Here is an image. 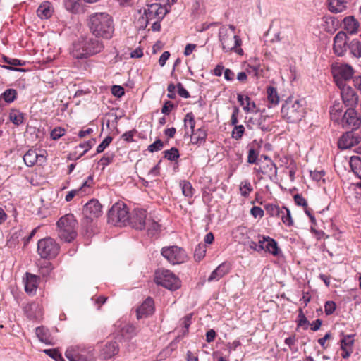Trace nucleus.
Listing matches in <instances>:
<instances>
[{
	"instance_id": "f257e3e1",
	"label": "nucleus",
	"mask_w": 361,
	"mask_h": 361,
	"mask_svg": "<svg viewBox=\"0 0 361 361\" xmlns=\"http://www.w3.org/2000/svg\"><path fill=\"white\" fill-rule=\"evenodd\" d=\"M90 32L97 38L109 39L114 31L112 17L106 12L90 14L87 19Z\"/></svg>"
},
{
	"instance_id": "f03ea898",
	"label": "nucleus",
	"mask_w": 361,
	"mask_h": 361,
	"mask_svg": "<svg viewBox=\"0 0 361 361\" xmlns=\"http://www.w3.org/2000/svg\"><path fill=\"white\" fill-rule=\"evenodd\" d=\"M104 48L103 42L97 37H83L73 44L72 54L78 59H87L100 53Z\"/></svg>"
},
{
	"instance_id": "7ed1b4c3",
	"label": "nucleus",
	"mask_w": 361,
	"mask_h": 361,
	"mask_svg": "<svg viewBox=\"0 0 361 361\" xmlns=\"http://www.w3.org/2000/svg\"><path fill=\"white\" fill-rule=\"evenodd\" d=\"M235 27L233 25L222 26L219 31V39L224 51H233L239 55L243 54L241 46V39L235 33Z\"/></svg>"
},
{
	"instance_id": "20e7f679",
	"label": "nucleus",
	"mask_w": 361,
	"mask_h": 361,
	"mask_svg": "<svg viewBox=\"0 0 361 361\" xmlns=\"http://www.w3.org/2000/svg\"><path fill=\"white\" fill-rule=\"evenodd\" d=\"M281 114L286 122L295 123L302 120L305 109L300 100L288 99L283 104Z\"/></svg>"
},
{
	"instance_id": "39448f33",
	"label": "nucleus",
	"mask_w": 361,
	"mask_h": 361,
	"mask_svg": "<svg viewBox=\"0 0 361 361\" xmlns=\"http://www.w3.org/2000/svg\"><path fill=\"white\" fill-rule=\"evenodd\" d=\"M59 236L65 242L70 243L77 236V221L72 214H68L57 221Z\"/></svg>"
},
{
	"instance_id": "423d86ee",
	"label": "nucleus",
	"mask_w": 361,
	"mask_h": 361,
	"mask_svg": "<svg viewBox=\"0 0 361 361\" xmlns=\"http://www.w3.org/2000/svg\"><path fill=\"white\" fill-rule=\"evenodd\" d=\"M171 4L161 5L154 3L147 5L145 9L142 20H145V27H146L152 20H162L166 15L171 11Z\"/></svg>"
},
{
	"instance_id": "0eeeda50",
	"label": "nucleus",
	"mask_w": 361,
	"mask_h": 361,
	"mask_svg": "<svg viewBox=\"0 0 361 361\" xmlns=\"http://www.w3.org/2000/svg\"><path fill=\"white\" fill-rule=\"evenodd\" d=\"M109 222L111 224L122 226L126 225L129 221L128 210L126 205L123 202L114 204L108 212Z\"/></svg>"
},
{
	"instance_id": "6e6552de",
	"label": "nucleus",
	"mask_w": 361,
	"mask_h": 361,
	"mask_svg": "<svg viewBox=\"0 0 361 361\" xmlns=\"http://www.w3.org/2000/svg\"><path fill=\"white\" fill-rule=\"evenodd\" d=\"M155 281L169 290H175L180 287V281L171 271L166 269L159 270L156 272Z\"/></svg>"
},
{
	"instance_id": "1a4fd4ad",
	"label": "nucleus",
	"mask_w": 361,
	"mask_h": 361,
	"mask_svg": "<svg viewBox=\"0 0 361 361\" xmlns=\"http://www.w3.org/2000/svg\"><path fill=\"white\" fill-rule=\"evenodd\" d=\"M59 245L51 238L41 239L37 243V253L43 259H51L56 257L59 252Z\"/></svg>"
},
{
	"instance_id": "9d476101",
	"label": "nucleus",
	"mask_w": 361,
	"mask_h": 361,
	"mask_svg": "<svg viewBox=\"0 0 361 361\" xmlns=\"http://www.w3.org/2000/svg\"><path fill=\"white\" fill-rule=\"evenodd\" d=\"M332 69L337 86L347 85L354 74L353 67L346 63H337L333 66Z\"/></svg>"
},
{
	"instance_id": "9b49d317",
	"label": "nucleus",
	"mask_w": 361,
	"mask_h": 361,
	"mask_svg": "<svg viewBox=\"0 0 361 361\" xmlns=\"http://www.w3.org/2000/svg\"><path fill=\"white\" fill-rule=\"evenodd\" d=\"M161 255L172 264L184 263L188 259L185 251L175 245L163 247Z\"/></svg>"
},
{
	"instance_id": "f8f14e48",
	"label": "nucleus",
	"mask_w": 361,
	"mask_h": 361,
	"mask_svg": "<svg viewBox=\"0 0 361 361\" xmlns=\"http://www.w3.org/2000/svg\"><path fill=\"white\" fill-rule=\"evenodd\" d=\"M114 334L119 340H129L137 334L136 328L131 324L118 320L114 324Z\"/></svg>"
},
{
	"instance_id": "ddd939ff",
	"label": "nucleus",
	"mask_w": 361,
	"mask_h": 361,
	"mask_svg": "<svg viewBox=\"0 0 361 361\" xmlns=\"http://www.w3.org/2000/svg\"><path fill=\"white\" fill-rule=\"evenodd\" d=\"M341 124L343 128L353 131L360 128L361 118L354 108H348L341 119Z\"/></svg>"
},
{
	"instance_id": "4468645a",
	"label": "nucleus",
	"mask_w": 361,
	"mask_h": 361,
	"mask_svg": "<svg viewBox=\"0 0 361 361\" xmlns=\"http://www.w3.org/2000/svg\"><path fill=\"white\" fill-rule=\"evenodd\" d=\"M147 212L142 209H135L133 211L131 216H129L128 222L132 227L137 230H142L145 228L147 220Z\"/></svg>"
},
{
	"instance_id": "2eb2a0df",
	"label": "nucleus",
	"mask_w": 361,
	"mask_h": 361,
	"mask_svg": "<svg viewBox=\"0 0 361 361\" xmlns=\"http://www.w3.org/2000/svg\"><path fill=\"white\" fill-rule=\"evenodd\" d=\"M102 206L99 201L95 199L90 200L83 208L85 216L90 221L99 217L102 216Z\"/></svg>"
},
{
	"instance_id": "dca6fc26",
	"label": "nucleus",
	"mask_w": 361,
	"mask_h": 361,
	"mask_svg": "<svg viewBox=\"0 0 361 361\" xmlns=\"http://www.w3.org/2000/svg\"><path fill=\"white\" fill-rule=\"evenodd\" d=\"M343 104L349 108H353L357 104L358 97L355 90L348 85L338 86Z\"/></svg>"
},
{
	"instance_id": "f3484780",
	"label": "nucleus",
	"mask_w": 361,
	"mask_h": 361,
	"mask_svg": "<svg viewBox=\"0 0 361 361\" xmlns=\"http://www.w3.org/2000/svg\"><path fill=\"white\" fill-rule=\"evenodd\" d=\"M360 142V137L354 131L345 133L338 141V147L341 149H348L357 145Z\"/></svg>"
},
{
	"instance_id": "a211bd4d",
	"label": "nucleus",
	"mask_w": 361,
	"mask_h": 361,
	"mask_svg": "<svg viewBox=\"0 0 361 361\" xmlns=\"http://www.w3.org/2000/svg\"><path fill=\"white\" fill-rule=\"evenodd\" d=\"M92 183L93 177L92 176H89L87 180L82 184V185L78 189L72 190L66 194L65 197V200L66 202H70L76 195L82 196L85 195L90 191Z\"/></svg>"
},
{
	"instance_id": "6ab92c4d",
	"label": "nucleus",
	"mask_w": 361,
	"mask_h": 361,
	"mask_svg": "<svg viewBox=\"0 0 361 361\" xmlns=\"http://www.w3.org/2000/svg\"><path fill=\"white\" fill-rule=\"evenodd\" d=\"M347 35L343 31L338 32L334 37V50L338 56H343L346 51L347 46Z\"/></svg>"
},
{
	"instance_id": "aec40b11",
	"label": "nucleus",
	"mask_w": 361,
	"mask_h": 361,
	"mask_svg": "<svg viewBox=\"0 0 361 361\" xmlns=\"http://www.w3.org/2000/svg\"><path fill=\"white\" fill-rule=\"evenodd\" d=\"M96 143L95 139L89 140L87 142L80 143L75 148V152L69 154V159H78L88 152Z\"/></svg>"
},
{
	"instance_id": "412c9836",
	"label": "nucleus",
	"mask_w": 361,
	"mask_h": 361,
	"mask_svg": "<svg viewBox=\"0 0 361 361\" xmlns=\"http://www.w3.org/2000/svg\"><path fill=\"white\" fill-rule=\"evenodd\" d=\"M154 310V301L152 298H147L142 305L137 309V318L138 319L151 315Z\"/></svg>"
},
{
	"instance_id": "4be33fe9",
	"label": "nucleus",
	"mask_w": 361,
	"mask_h": 361,
	"mask_svg": "<svg viewBox=\"0 0 361 361\" xmlns=\"http://www.w3.org/2000/svg\"><path fill=\"white\" fill-rule=\"evenodd\" d=\"M25 285V290L29 294H34L38 287L39 277L36 275L26 273L25 277L23 278Z\"/></svg>"
},
{
	"instance_id": "5701e85b",
	"label": "nucleus",
	"mask_w": 361,
	"mask_h": 361,
	"mask_svg": "<svg viewBox=\"0 0 361 361\" xmlns=\"http://www.w3.org/2000/svg\"><path fill=\"white\" fill-rule=\"evenodd\" d=\"M231 270V265L228 262H224L219 264L210 274L208 281H219Z\"/></svg>"
},
{
	"instance_id": "b1692460",
	"label": "nucleus",
	"mask_w": 361,
	"mask_h": 361,
	"mask_svg": "<svg viewBox=\"0 0 361 361\" xmlns=\"http://www.w3.org/2000/svg\"><path fill=\"white\" fill-rule=\"evenodd\" d=\"M207 129L205 127L199 128L191 133L190 142L192 145H202L206 142Z\"/></svg>"
},
{
	"instance_id": "393cba45",
	"label": "nucleus",
	"mask_w": 361,
	"mask_h": 361,
	"mask_svg": "<svg viewBox=\"0 0 361 361\" xmlns=\"http://www.w3.org/2000/svg\"><path fill=\"white\" fill-rule=\"evenodd\" d=\"M27 317L32 320H37L41 319L42 311L39 305L37 303H32L24 307Z\"/></svg>"
},
{
	"instance_id": "a878e982",
	"label": "nucleus",
	"mask_w": 361,
	"mask_h": 361,
	"mask_svg": "<svg viewBox=\"0 0 361 361\" xmlns=\"http://www.w3.org/2000/svg\"><path fill=\"white\" fill-rule=\"evenodd\" d=\"M262 244L263 246V250H265L274 256L279 254V247L276 242L269 237H262Z\"/></svg>"
},
{
	"instance_id": "bb28decb",
	"label": "nucleus",
	"mask_w": 361,
	"mask_h": 361,
	"mask_svg": "<svg viewBox=\"0 0 361 361\" xmlns=\"http://www.w3.org/2000/svg\"><path fill=\"white\" fill-rule=\"evenodd\" d=\"M35 333L39 340L47 345H54V338L51 336L49 331L44 326L37 327Z\"/></svg>"
},
{
	"instance_id": "cd10ccee",
	"label": "nucleus",
	"mask_w": 361,
	"mask_h": 361,
	"mask_svg": "<svg viewBox=\"0 0 361 361\" xmlns=\"http://www.w3.org/2000/svg\"><path fill=\"white\" fill-rule=\"evenodd\" d=\"M54 12L51 4L49 1L42 2L37 10V14L41 19L49 18Z\"/></svg>"
},
{
	"instance_id": "c85d7f7f",
	"label": "nucleus",
	"mask_w": 361,
	"mask_h": 361,
	"mask_svg": "<svg viewBox=\"0 0 361 361\" xmlns=\"http://www.w3.org/2000/svg\"><path fill=\"white\" fill-rule=\"evenodd\" d=\"M118 353V345L116 341L107 343L102 350L101 355L109 359Z\"/></svg>"
},
{
	"instance_id": "c756f323",
	"label": "nucleus",
	"mask_w": 361,
	"mask_h": 361,
	"mask_svg": "<svg viewBox=\"0 0 361 361\" xmlns=\"http://www.w3.org/2000/svg\"><path fill=\"white\" fill-rule=\"evenodd\" d=\"M238 101L241 106H243V110L246 113L254 111L256 109V104L248 96H244L242 94H238Z\"/></svg>"
},
{
	"instance_id": "7c9ffc66",
	"label": "nucleus",
	"mask_w": 361,
	"mask_h": 361,
	"mask_svg": "<svg viewBox=\"0 0 361 361\" xmlns=\"http://www.w3.org/2000/svg\"><path fill=\"white\" fill-rule=\"evenodd\" d=\"M329 9L332 13H341L347 8L348 0H327Z\"/></svg>"
},
{
	"instance_id": "2f4dec72",
	"label": "nucleus",
	"mask_w": 361,
	"mask_h": 361,
	"mask_svg": "<svg viewBox=\"0 0 361 361\" xmlns=\"http://www.w3.org/2000/svg\"><path fill=\"white\" fill-rule=\"evenodd\" d=\"M345 29L350 34L356 33L358 29V23L353 16H347L343 19Z\"/></svg>"
},
{
	"instance_id": "473e14b6",
	"label": "nucleus",
	"mask_w": 361,
	"mask_h": 361,
	"mask_svg": "<svg viewBox=\"0 0 361 361\" xmlns=\"http://www.w3.org/2000/svg\"><path fill=\"white\" fill-rule=\"evenodd\" d=\"M267 93L268 102L270 104L269 107L278 105L280 101V98L276 89L274 87L269 86L267 89Z\"/></svg>"
},
{
	"instance_id": "72a5a7b5",
	"label": "nucleus",
	"mask_w": 361,
	"mask_h": 361,
	"mask_svg": "<svg viewBox=\"0 0 361 361\" xmlns=\"http://www.w3.org/2000/svg\"><path fill=\"white\" fill-rule=\"evenodd\" d=\"M324 23L322 27L324 30L329 33H333L337 30L338 21L334 17H325L324 18Z\"/></svg>"
},
{
	"instance_id": "f704fd0d",
	"label": "nucleus",
	"mask_w": 361,
	"mask_h": 361,
	"mask_svg": "<svg viewBox=\"0 0 361 361\" xmlns=\"http://www.w3.org/2000/svg\"><path fill=\"white\" fill-rule=\"evenodd\" d=\"M38 157L39 155L35 150L29 149L23 156V160L27 166H32L37 161Z\"/></svg>"
},
{
	"instance_id": "c9c22d12",
	"label": "nucleus",
	"mask_w": 361,
	"mask_h": 361,
	"mask_svg": "<svg viewBox=\"0 0 361 361\" xmlns=\"http://www.w3.org/2000/svg\"><path fill=\"white\" fill-rule=\"evenodd\" d=\"M160 225L152 219L147 220L145 228L149 235H155L160 231Z\"/></svg>"
},
{
	"instance_id": "e433bc0d",
	"label": "nucleus",
	"mask_w": 361,
	"mask_h": 361,
	"mask_svg": "<svg viewBox=\"0 0 361 361\" xmlns=\"http://www.w3.org/2000/svg\"><path fill=\"white\" fill-rule=\"evenodd\" d=\"M343 105L340 102H334V105L331 107L330 115L331 120L338 121L342 115Z\"/></svg>"
},
{
	"instance_id": "4c0bfd02",
	"label": "nucleus",
	"mask_w": 361,
	"mask_h": 361,
	"mask_svg": "<svg viewBox=\"0 0 361 361\" xmlns=\"http://www.w3.org/2000/svg\"><path fill=\"white\" fill-rule=\"evenodd\" d=\"M350 165L354 173L361 178V159L359 157H352Z\"/></svg>"
},
{
	"instance_id": "58836bf2",
	"label": "nucleus",
	"mask_w": 361,
	"mask_h": 361,
	"mask_svg": "<svg viewBox=\"0 0 361 361\" xmlns=\"http://www.w3.org/2000/svg\"><path fill=\"white\" fill-rule=\"evenodd\" d=\"M239 190L240 195L244 197H247L249 196L250 193L253 190V187L252 186L250 180L245 179L241 181Z\"/></svg>"
},
{
	"instance_id": "ea45409f",
	"label": "nucleus",
	"mask_w": 361,
	"mask_h": 361,
	"mask_svg": "<svg viewBox=\"0 0 361 361\" xmlns=\"http://www.w3.org/2000/svg\"><path fill=\"white\" fill-rule=\"evenodd\" d=\"M350 53L355 57H361V42L357 39L352 40L348 44Z\"/></svg>"
},
{
	"instance_id": "a19ab883",
	"label": "nucleus",
	"mask_w": 361,
	"mask_h": 361,
	"mask_svg": "<svg viewBox=\"0 0 361 361\" xmlns=\"http://www.w3.org/2000/svg\"><path fill=\"white\" fill-rule=\"evenodd\" d=\"M279 217L281 219V221L284 224L289 226L293 225V221L291 217L290 212L286 207H282V211L281 212L280 216Z\"/></svg>"
},
{
	"instance_id": "79ce46f5",
	"label": "nucleus",
	"mask_w": 361,
	"mask_h": 361,
	"mask_svg": "<svg viewBox=\"0 0 361 361\" xmlns=\"http://www.w3.org/2000/svg\"><path fill=\"white\" fill-rule=\"evenodd\" d=\"M180 187L181 188L182 192L184 196L191 197L193 195V188L191 183L187 180H181L180 182Z\"/></svg>"
},
{
	"instance_id": "37998d69",
	"label": "nucleus",
	"mask_w": 361,
	"mask_h": 361,
	"mask_svg": "<svg viewBox=\"0 0 361 361\" xmlns=\"http://www.w3.org/2000/svg\"><path fill=\"white\" fill-rule=\"evenodd\" d=\"M9 118L15 125L19 126L23 122V115L16 109H12L9 114Z\"/></svg>"
},
{
	"instance_id": "c03bdc74",
	"label": "nucleus",
	"mask_w": 361,
	"mask_h": 361,
	"mask_svg": "<svg viewBox=\"0 0 361 361\" xmlns=\"http://www.w3.org/2000/svg\"><path fill=\"white\" fill-rule=\"evenodd\" d=\"M207 247L205 244H199L196 246L195 252H194V258L196 261H201L206 255Z\"/></svg>"
},
{
	"instance_id": "a18cd8bd",
	"label": "nucleus",
	"mask_w": 361,
	"mask_h": 361,
	"mask_svg": "<svg viewBox=\"0 0 361 361\" xmlns=\"http://www.w3.org/2000/svg\"><path fill=\"white\" fill-rule=\"evenodd\" d=\"M267 213L270 216H280L281 212L282 211V207H280L278 205L273 204H268L265 207Z\"/></svg>"
},
{
	"instance_id": "49530a36",
	"label": "nucleus",
	"mask_w": 361,
	"mask_h": 361,
	"mask_svg": "<svg viewBox=\"0 0 361 361\" xmlns=\"http://www.w3.org/2000/svg\"><path fill=\"white\" fill-rule=\"evenodd\" d=\"M266 118V116L260 114L258 115L257 117L250 118L248 122L252 123L254 125H256L259 128L262 129V130H267V127H265V126L263 124Z\"/></svg>"
},
{
	"instance_id": "de8ad7c7",
	"label": "nucleus",
	"mask_w": 361,
	"mask_h": 361,
	"mask_svg": "<svg viewBox=\"0 0 361 361\" xmlns=\"http://www.w3.org/2000/svg\"><path fill=\"white\" fill-rule=\"evenodd\" d=\"M164 157L169 161H176L179 157V151L176 147H171L170 149L164 152Z\"/></svg>"
},
{
	"instance_id": "09e8293b",
	"label": "nucleus",
	"mask_w": 361,
	"mask_h": 361,
	"mask_svg": "<svg viewBox=\"0 0 361 361\" xmlns=\"http://www.w3.org/2000/svg\"><path fill=\"white\" fill-rule=\"evenodd\" d=\"M244 133L245 127L243 125L235 126L232 130L231 137L235 140H239L243 136Z\"/></svg>"
},
{
	"instance_id": "8fccbe9b",
	"label": "nucleus",
	"mask_w": 361,
	"mask_h": 361,
	"mask_svg": "<svg viewBox=\"0 0 361 361\" xmlns=\"http://www.w3.org/2000/svg\"><path fill=\"white\" fill-rule=\"evenodd\" d=\"M114 158V154L111 152L105 153L103 157L99 161V164L102 166L104 169L106 166L110 164Z\"/></svg>"
},
{
	"instance_id": "3c124183",
	"label": "nucleus",
	"mask_w": 361,
	"mask_h": 361,
	"mask_svg": "<svg viewBox=\"0 0 361 361\" xmlns=\"http://www.w3.org/2000/svg\"><path fill=\"white\" fill-rule=\"evenodd\" d=\"M184 126L185 128L189 126L192 132L195 130V121L194 115L192 112L186 114L184 118Z\"/></svg>"
},
{
	"instance_id": "603ef678",
	"label": "nucleus",
	"mask_w": 361,
	"mask_h": 361,
	"mask_svg": "<svg viewBox=\"0 0 361 361\" xmlns=\"http://www.w3.org/2000/svg\"><path fill=\"white\" fill-rule=\"evenodd\" d=\"M353 337V335L344 336L343 338L341 340V348H343V347H344V348L352 349V346L354 343Z\"/></svg>"
},
{
	"instance_id": "864d4df0",
	"label": "nucleus",
	"mask_w": 361,
	"mask_h": 361,
	"mask_svg": "<svg viewBox=\"0 0 361 361\" xmlns=\"http://www.w3.org/2000/svg\"><path fill=\"white\" fill-rule=\"evenodd\" d=\"M52 266L50 262H45L44 264L40 267L39 271L43 277H47L49 276L52 271Z\"/></svg>"
},
{
	"instance_id": "5fc2aeb1",
	"label": "nucleus",
	"mask_w": 361,
	"mask_h": 361,
	"mask_svg": "<svg viewBox=\"0 0 361 361\" xmlns=\"http://www.w3.org/2000/svg\"><path fill=\"white\" fill-rule=\"evenodd\" d=\"M66 8L71 12H75L78 8V0H63Z\"/></svg>"
},
{
	"instance_id": "6e6d98bb",
	"label": "nucleus",
	"mask_w": 361,
	"mask_h": 361,
	"mask_svg": "<svg viewBox=\"0 0 361 361\" xmlns=\"http://www.w3.org/2000/svg\"><path fill=\"white\" fill-rule=\"evenodd\" d=\"M65 133V129L63 128H61V127H57V128H54L51 133H50V136L51 137L56 140H58L59 139L60 137H61Z\"/></svg>"
},
{
	"instance_id": "4d7b16f0",
	"label": "nucleus",
	"mask_w": 361,
	"mask_h": 361,
	"mask_svg": "<svg viewBox=\"0 0 361 361\" xmlns=\"http://www.w3.org/2000/svg\"><path fill=\"white\" fill-rule=\"evenodd\" d=\"M163 142L161 140L157 139L154 142L149 145L147 149L150 152H154L161 150L163 148Z\"/></svg>"
},
{
	"instance_id": "13d9d810",
	"label": "nucleus",
	"mask_w": 361,
	"mask_h": 361,
	"mask_svg": "<svg viewBox=\"0 0 361 361\" xmlns=\"http://www.w3.org/2000/svg\"><path fill=\"white\" fill-rule=\"evenodd\" d=\"M112 138L110 136H107L104 140L97 146V153L102 152L111 142Z\"/></svg>"
},
{
	"instance_id": "bf43d9fd",
	"label": "nucleus",
	"mask_w": 361,
	"mask_h": 361,
	"mask_svg": "<svg viewBox=\"0 0 361 361\" xmlns=\"http://www.w3.org/2000/svg\"><path fill=\"white\" fill-rule=\"evenodd\" d=\"M66 356L70 361H87L86 357H79L77 353L69 349L66 351Z\"/></svg>"
},
{
	"instance_id": "052dcab7",
	"label": "nucleus",
	"mask_w": 361,
	"mask_h": 361,
	"mask_svg": "<svg viewBox=\"0 0 361 361\" xmlns=\"http://www.w3.org/2000/svg\"><path fill=\"white\" fill-rule=\"evenodd\" d=\"M310 324L305 316L300 312L298 315V326L302 328L303 329H307L309 326Z\"/></svg>"
},
{
	"instance_id": "680f3d73",
	"label": "nucleus",
	"mask_w": 361,
	"mask_h": 361,
	"mask_svg": "<svg viewBox=\"0 0 361 361\" xmlns=\"http://www.w3.org/2000/svg\"><path fill=\"white\" fill-rule=\"evenodd\" d=\"M258 152L253 148H250L248 151L247 162L249 164H255L258 158Z\"/></svg>"
},
{
	"instance_id": "e2e57ef3",
	"label": "nucleus",
	"mask_w": 361,
	"mask_h": 361,
	"mask_svg": "<svg viewBox=\"0 0 361 361\" xmlns=\"http://www.w3.org/2000/svg\"><path fill=\"white\" fill-rule=\"evenodd\" d=\"M336 303L333 301H327L324 305V311L326 315L331 314L336 310Z\"/></svg>"
},
{
	"instance_id": "0e129e2a",
	"label": "nucleus",
	"mask_w": 361,
	"mask_h": 361,
	"mask_svg": "<svg viewBox=\"0 0 361 361\" xmlns=\"http://www.w3.org/2000/svg\"><path fill=\"white\" fill-rule=\"evenodd\" d=\"M250 213L254 218H262L264 214V210L258 206H254L251 209Z\"/></svg>"
},
{
	"instance_id": "69168bd1",
	"label": "nucleus",
	"mask_w": 361,
	"mask_h": 361,
	"mask_svg": "<svg viewBox=\"0 0 361 361\" xmlns=\"http://www.w3.org/2000/svg\"><path fill=\"white\" fill-rule=\"evenodd\" d=\"M262 236H259V240H258V243L254 242V241H250V243H249V247L252 250H254L255 251H257V252H261L263 250V246H262Z\"/></svg>"
},
{
	"instance_id": "338daca9",
	"label": "nucleus",
	"mask_w": 361,
	"mask_h": 361,
	"mask_svg": "<svg viewBox=\"0 0 361 361\" xmlns=\"http://www.w3.org/2000/svg\"><path fill=\"white\" fill-rule=\"evenodd\" d=\"M44 353H46L48 355H49L51 358L54 359L56 361L63 360L61 354L56 350H45Z\"/></svg>"
},
{
	"instance_id": "774afa93",
	"label": "nucleus",
	"mask_w": 361,
	"mask_h": 361,
	"mask_svg": "<svg viewBox=\"0 0 361 361\" xmlns=\"http://www.w3.org/2000/svg\"><path fill=\"white\" fill-rule=\"evenodd\" d=\"M111 93L117 97H121L124 94V89L119 85H113L111 87Z\"/></svg>"
}]
</instances>
